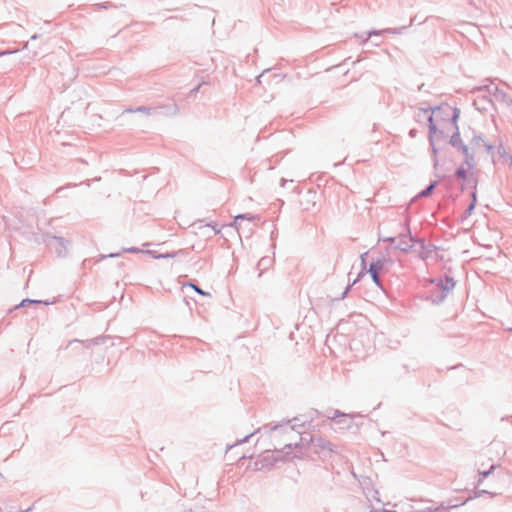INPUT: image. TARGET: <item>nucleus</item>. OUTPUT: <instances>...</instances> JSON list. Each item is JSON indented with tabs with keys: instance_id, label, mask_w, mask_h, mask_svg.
I'll return each mask as SVG.
<instances>
[{
	"instance_id": "4",
	"label": "nucleus",
	"mask_w": 512,
	"mask_h": 512,
	"mask_svg": "<svg viewBox=\"0 0 512 512\" xmlns=\"http://www.w3.org/2000/svg\"><path fill=\"white\" fill-rule=\"evenodd\" d=\"M321 416L326 417L329 420H333L337 424H341L342 426L340 428H342V429H351V422H347L346 419H339V420H337V419L352 417V415L343 413L338 409H329L325 413H322L321 411H319L317 409H312L310 412V421L308 422V425L311 426L315 417L318 418Z\"/></svg>"
},
{
	"instance_id": "35",
	"label": "nucleus",
	"mask_w": 512,
	"mask_h": 512,
	"mask_svg": "<svg viewBox=\"0 0 512 512\" xmlns=\"http://www.w3.org/2000/svg\"><path fill=\"white\" fill-rule=\"evenodd\" d=\"M485 494H489L491 496L495 495L494 493H491V492H489L487 490H478V491L474 492V495L472 497H474V499H475V498L481 497V496H483Z\"/></svg>"
},
{
	"instance_id": "49",
	"label": "nucleus",
	"mask_w": 512,
	"mask_h": 512,
	"mask_svg": "<svg viewBox=\"0 0 512 512\" xmlns=\"http://www.w3.org/2000/svg\"><path fill=\"white\" fill-rule=\"evenodd\" d=\"M505 156L509 159L510 166L512 167V155L506 154V152H504V154H502V157H505Z\"/></svg>"
},
{
	"instance_id": "34",
	"label": "nucleus",
	"mask_w": 512,
	"mask_h": 512,
	"mask_svg": "<svg viewBox=\"0 0 512 512\" xmlns=\"http://www.w3.org/2000/svg\"><path fill=\"white\" fill-rule=\"evenodd\" d=\"M122 251L123 252H127V253H133V254L145 253V250H142V249H140L138 247L123 248Z\"/></svg>"
},
{
	"instance_id": "16",
	"label": "nucleus",
	"mask_w": 512,
	"mask_h": 512,
	"mask_svg": "<svg viewBox=\"0 0 512 512\" xmlns=\"http://www.w3.org/2000/svg\"><path fill=\"white\" fill-rule=\"evenodd\" d=\"M434 134H435V124L432 123V125L430 126V129H428V140H429V145H430V149L432 152L433 165L436 168L438 166L439 149L436 147V142L433 141Z\"/></svg>"
},
{
	"instance_id": "1",
	"label": "nucleus",
	"mask_w": 512,
	"mask_h": 512,
	"mask_svg": "<svg viewBox=\"0 0 512 512\" xmlns=\"http://www.w3.org/2000/svg\"><path fill=\"white\" fill-rule=\"evenodd\" d=\"M300 421L299 417H293L292 419H283L281 422L276 424H268L264 425L263 429H266L269 427L270 431H277L279 429H282L285 426V431H296L300 434V442L299 443H288L283 447V450H286V452L283 454L282 450H275L276 456L270 457L269 455L264 456L261 460V466L258 467L259 462H255L256 469H262L264 467L270 466L272 467L274 463L278 461H287L289 459L294 458V456H290L291 450L293 448H301L304 446H308L309 444H314V440L316 436L312 435L309 432H301L298 430L300 427H304L306 424V421H302L301 423H298Z\"/></svg>"
},
{
	"instance_id": "56",
	"label": "nucleus",
	"mask_w": 512,
	"mask_h": 512,
	"mask_svg": "<svg viewBox=\"0 0 512 512\" xmlns=\"http://www.w3.org/2000/svg\"><path fill=\"white\" fill-rule=\"evenodd\" d=\"M251 222H249L247 225H245L244 227H251L250 225ZM255 227V224H252V228Z\"/></svg>"
},
{
	"instance_id": "39",
	"label": "nucleus",
	"mask_w": 512,
	"mask_h": 512,
	"mask_svg": "<svg viewBox=\"0 0 512 512\" xmlns=\"http://www.w3.org/2000/svg\"><path fill=\"white\" fill-rule=\"evenodd\" d=\"M379 240L384 241V242H388V243H390V244H395V245H396L397 237H395V236H391V237L380 238Z\"/></svg>"
},
{
	"instance_id": "42",
	"label": "nucleus",
	"mask_w": 512,
	"mask_h": 512,
	"mask_svg": "<svg viewBox=\"0 0 512 512\" xmlns=\"http://www.w3.org/2000/svg\"><path fill=\"white\" fill-rule=\"evenodd\" d=\"M467 188H471V191L473 190V183H466L464 182L463 184H461L460 186V190L462 192H464Z\"/></svg>"
},
{
	"instance_id": "55",
	"label": "nucleus",
	"mask_w": 512,
	"mask_h": 512,
	"mask_svg": "<svg viewBox=\"0 0 512 512\" xmlns=\"http://www.w3.org/2000/svg\"><path fill=\"white\" fill-rule=\"evenodd\" d=\"M33 506L25 509V510H20L19 512H30L32 510Z\"/></svg>"
},
{
	"instance_id": "31",
	"label": "nucleus",
	"mask_w": 512,
	"mask_h": 512,
	"mask_svg": "<svg viewBox=\"0 0 512 512\" xmlns=\"http://www.w3.org/2000/svg\"><path fill=\"white\" fill-rule=\"evenodd\" d=\"M474 497H468L466 499H462L460 497H453V498H449L447 501H452L450 504H459V507L460 506H463L465 505L467 502H469L470 500H473Z\"/></svg>"
},
{
	"instance_id": "17",
	"label": "nucleus",
	"mask_w": 512,
	"mask_h": 512,
	"mask_svg": "<svg viewBox=\"0 0 512 512\" xmlns=\"http://www.w3.org/2000/svg\"><path fill=\"white\" fill-rule=\"evenodd\" d=\"M448 294L438 291V289H432L428 292V294L425 296V300L431 302L434 305H439L444 302V300L447 298Z\"/></svg>"
},
{
	"instance_id": "59",
	"label": "nucleus",
	"mask_w": 512,
	"mask_h": 512,
	"mask_svg": "<svg viewBox=\"0 0 512 512\" xmlns=\"http://www.w3.org/2000/svg\"><path fill=\"white\" fill-rule=\"evenodd\" d=\"M62 190V187H59L58 189H56V192H59Z\"/></svg>"
},
{
	"instance_id": "13",
	"label": "nucleus",
	"mask_w": 512,
	"mask_h": 512,
	"mask_svg": "<svg viewBox=\"0 0 512 512\" xmlns=\"http://www.w3.org/2000/svg\"><path fill=\"white\" fill-rule=\"evenodd\" d=\"M367 255H368V252H365V253L361 254V256H360V259H361V270L359 271V273L357 274V277L353 280V282L346 286V288L342 292L341 296L336 298V300H343L347 296V294L349 293V291L352 288V286L355 285L356 283H358L366 274H368L367 263H366Z\"/></svg>"
},
{
	"instance_id": "27",
	"label": "nucleus",
	"mask_w": 512,
	"mask_h": 512,
	"mask_svg": "<svg viewBox=\"0 0 512 512\" xmlns=\"http://www.w3.org/2000/svg\"><path fill=\"white\" fill-rule=\"evenodd\" d=\"M498 467V465L496 464H492L489 469L487 470H484V471H480L479 472V478H478V485L480 483H482V481L487 478L496 468Z\"/></svg>"
},
{
	"instance_id": "48",
	"label": "nucleus",
	"mask_w": 512,
	"mask_h": 512,
	"mask_svg": "<svg viewBox=\"0 0 512 512\" xmlns=\"http://www.w3.org/2000/svg\"><path fill=\"white\" fill-rule=\"evenodd\" d=\"M422 114H424V113H423V112H420L419 110H418V112L415 114L414 118H415V120H416L417 122H420V121H421L420 119H421V115H422Z\"/></svg>"
},
{
	"instance_id": "40",
	"label": "nucleus",
	"mask_w": 512,
	"mask_h": 512,
	"mask_svg": "<svg viewBox=\"0 0 512 512\" xmlns=\"http://www.w3.org/2000/svg\"><path fill=\"white\" fill-rule=\"evenodd\" d=\"M202 84H206V82L199 83L197 86H195L193 89L190 90V96L196 95V93L200 90V87Z\"/></svg>"
},
{
	"instance_id": "51",
	"label": "nucleus",
	"mask_w": 512,
	"mask_h": 512,
	"mask_svg": "<svg viewBox=\"0 0 512 512\" xmlns=\"http://www.w3.org/2000/svg\"><path fill=\"white\" fill-rule=\"evenodd\" d=\"M157 259H167L166 253H159V255H157Z\"/></svg>"
},
{
	"instance_id": "15",
	"label": "nucleus",
	"mask_w": 512,
	"mask_h": 512,
	"mask_svg": "<svg viewBox=\"0 0 512 512\" xmlns=\"http://www.w3.org/2000/svg\"><path fill=\"white\" fill-rule=\"evenodd\" d=\"M410 217H407L405 219V222H404V225H405V228H406V232L405 233H401L399 235V237H408L409 239V242L410 244H412V246L414 244H418L420 246V248L423 246V244L426 242L425 238H420V237H417V236H414L412 233H411V229H410Z\"/></svg>"
},
{
	"instance_id": "25",
	"label": "nucleus",
	"mask_w": 512,
	"mask_h": 512,
	"mask_svg": "<svg viewBox=\"0 0 512 512\" xmlns=\"http://www.w3.org/2000/svg\"><path fill=\"white\" fill-rule=\"evenodd\" d=\"M273 258L269 257V256H265V257H262L259 261H258V264H257V268L260 270V271H263V270H266L268 269L272 263H273ZM262 274V272L259 273V276Z\"/></svg>"
},
{
	"instance_id": "50",
	"label": "nucleus",
	"mask_w": 512,
	"mask_h": 512,
	"mask_svg": "<svg viewBox=\"0 0 512 512\" xmlns=\"http://www.w3.org/2000/svg\"><path fill=\"white\" fill-rule=\"evenodd\" d=\"M135 112V108L129 107L123 111V113H133Z\"/></svg>"
},
{
	"instance_id": "24",
	"label": "nucleus",
	"mask_w": 512,
	"mask_h": 512,
	"mask_svg": "<svg viewBox=\"0 0 512 512\" xmlns=\"http://www.w3.org/2000/svg\"><path fill=\"white\" fill-rule=\"evenodd\" d=\"M400 241L396 242L395 249L401 251L402 253H409L412 250V244L409 241H406L405 237H400Z\"/></svg>"
},
{
	"instance_id": "26",
	"label": "nucleus",
	"mask_w": 512,
	"mask_h": 512,
	"mask_svg": "<svg viewBox=\"0 0 512 512\" xmlns=\"http://www.w3.org/2000/svg\"><path fill=\"white\" fill-rule=\"evenodd\" d=\"M480 142H484L483 135L481 133L477 134L474 132L472 139L469 141V146L473 152H475V149L480 144Z\"/></svg>"
},
{
	"instance_id": "5",
	"label": "nucleus",
	"mask_w": 512,
	"mask_h": 512,
	"mask_svg": "<svg viewBox=\"0 0 512 512\" xmlns=\"http://www.w3.org/2000/svg\"><path fill=\"white\" fill-rule=\"evenodd\" d=\"M42 241L51 249H54L57 257L64 258L68 253L70 241L62 236H56L51 233H43Z\"/></svg>"
},
{
	"instance_id": "43",
	"label": "nucleus",
	"mask_w": 512,
	"mask_h": 512,
	"mask_svg": "<svg viewBox=\"0 0 512 512\" xmlns=\"http://www.w3.org/2000/svg\"><path fill=\"white\" fill-rule=\"evenodd\" d=\"M484 147H485V149H486V151H487L488 153H493V151H494V149H495V146H494V145H492V144H490V143H486V142H484Z\"/></svg>"
},
{
	"instance_id": "57",
	"label": "nucleus",
	"mask_w": 512,
	"mask_h": 512,
	"mask_svg": "<svg viewBox=\"0 0 512 512\" xmlns=\"http://www.w3.org/2000/svg\"><path fill=\"white\" fill-rule=\"evenodd\" d=\"M281 182H282V183H281V185H282V186H284V185H285V183L287 182V180L282 179V180H281Z\"/></svg>"
},
{
	"instance_id": "38",
	"label": "nucleus",
	"mask_w": 512,
	"mask_h": 512,
	"mask_svg": "<svg viewBox=\"0 0 512 512\" xmlns=\"http://www.w3.org/2000/svg\"><path fill=\"white\" fill-rule=\"evenodd\" d=\"M470 198H471V201L470 203H473L474 205L477 204V188L474 189L470 192Z\"/></svg>"
},
{
	"instance_id": "29",
	"label": "nucleus",
	"mask_w": 512,
	"mask_h": 512,
	"mask_svg": "<svg viewBox=\"0 0 512 512\" xmlns=\"http://www.w3.org/2000/svg\"><path fill=\"white\" fill-rule=\"evenodd\" d=\"M183 287H191L194 289L195 292H197L199 295H202V296H210L211 294L209 292H206L204 290H202L197 284H195L194 282H187L183 285Z\"/></svg>"
},
{
	"instance_id": "62",
	"label": "nucleus",
	"mask_w": 512,
	"mask_h": 512,
	"mask_svg": "<svg viewBox=\"0 0 512 512\" xmlns=\"http://www.w3.org/2000/svg\"><path fill=\"white\" fill-rule=\"evenodd\" d=\"M360 59H356V61L353 62V64L358 63Z\"/></svg>"
},
{
	"instance_id": "36",
	"label": "nucleus",
	"mask_w": 512,
	"mask_h": 512,
	"mask_svg": "<svg viewBox=\"0 0 512 512\" xmlns=\"http://www.w3.org/2000/svg\"><path fill=\"white\" fill-rule=\"evenodd\" d=\"M207 227H211L214 230V234L217 235L221 232V229L218 228V224L216 222H211L206 224Z\"/></svg>"
},
{
	"instance_id": "32",
	"label": "nucleus",
	"mask_w": 512,
	"mask_h": 512,
	"mask_svg": "<svg viewBox=\"0 0 512 512\" xmlns=\"http://www.w3.org/2000/svg\"><path fill=\"white\" fill-rule=\"evenodd\" d=\"M257 431H254L248 435H246L244 438H242L241 440H238L236 443L234 444H231V445H227V450H230L231 448L239 445V444H243V443H246L249 441V439L256 433Z\"/></svg>"
},
{
	"instance_id": "30",
	"label": "nucleus",
	"mask_w": 512,
	"mask_h": 512,
	"mask_svg": "<svg viewBox=\"0 0 512 512\" xmlns=\"http://www.w3.org/2000/svg\"><path fill=\"white\" fill-rule=\"evenodd\" d=\"M475 207H476V205H474L473 203H469V205L467 206V208L465 209V211L463 212V214L460 218L461 223H463L469 216H471L473 214Z\"/></svg>"
},
{
	"instance_id": "63",
	"label": "nucleus",
	"mask_w": 512,
	"mask_h": 512,
	"mask_svg": "<svg viewBox=\"0 0 512 512\" xmlns=\"http://www.w3.org/2000/svg\"><path fill=\"white\" fill-rule=\"evenodd\" d=\"M2 477H3V476H2V474L0 473V478H2Z\"/></svg>"
},
{
	"instance_id": "23",
	"label": "nucleus",
	"mask_w": 512,
	"mask_h": 512,
	"mask_svg": "<svg viewBox=\"0 0 512 512\" xmlns=\"http://www.w3.org/2000/svg\"><path fill=\"white\" fill-rule=\"evenodd\" d=\"M439 181H431L423 190H421L417 197H429L433 194L435 188L437 187Z\"/></svg>"
},
{
	"instance_id": "2",
	"label": "nucleus",
	"mask_w": 512,
	"mask_h": 512,
	"mask_svg": "<svg viewBox=\"0 0 512 512\" xmlns=\"http://www.w3.org/2000/svg\"><path fill=\"white\" fill-rule=\"evenodd\" d=\"M419 111L423 112L424 115H427L428 129H430L432 123L440 124L449 122L452 125H456L460 117V109L455 106H451L446 102L434 107H420Z\"/></svg>"
},
{
	"instance_id": "46",
	"label": "nucleus",
	"mask_w": 512,
	"mask_h": 512,
	"mask_svg": "<svg viewBox=\"0 0 512 512\" xmlns=\"http://www.w3.org/2000/svg\"><path fill=\"white\" fill-rule=\"evenodd\" d=\"M98 5H99V7L104 8V9H107V8L113 6V4L111 2H106L104 4H98Z\"/></svg>"
},
{
	"instance_id": "28",
	"label": "nucleus",
	"mask_w": 512,
	"mask_h": 512,
	"mask_svg": "<svg viewBox=\"0 0 512 512\" xmlns=\"http://www.w3.org/2000/svg\"><path fill=\"white\" fill-rule=\"evenodd\" d=\"M433 141L440 142L446 139V135L443 129L438 128V124L435 123V134L433 135Z\"/></svg>"
},
{
	"instance_id": "44",
	"label": "nucleus",
	"mask_w": 512,
	"mask_h": 512,
	"mask_svg": "<svg viewBox=\"0 0 512 512\" xmlns=\"http://www.w3.org/2000/svg\"><path fill=\"white\" fill-rule=\"evenodd\" d=\"M145 253L151 255L154 259H157V255H159V253L154 250H145Z\"/></svg>"
},
{
	"instance_id": "47",
	"label": "nucleus",
	"mask_w": 512,
	"mask_h": 512,
	"mask_svg": "<svg viewBox=\"0 0 512 512\" xmlns=\"http://www.w3.org/2000/svg\"><path fill=\"white\" fill-rule=\"evenodd\" d=\"M409 137L410 138H415L416 135H417V130L416 129H411L408 133Z\"/></svg>"
},
{
	"instance_id": "12",
	"label": "nucleus",
	"mask_w": 512,
	"mask_h": 512,
	"mask_svg": "<svg viewBox=\"0 0 512 512\" xmlns=\"http://www.w3.org/2000/svg\"><path fill=\"white\" fill-rule=\"evenodd\" d=\"M455 149L460 151L463 156V165H466L468 169H475L476 168V161H475V152L471 150V147L467 144H465L463 141L458 144Z\"/></svg>"
},
{
	"instance_id": "7",
	"label": "nucleus",
	"mask_w": 512,
	"mask_h": 512,
	"mask_svg": "<svg viewBox=\"0 0 512 512\" xmlns=\"http://www.w3.org/2000/svg\"><path fill=\"white\" fill-rule=\"evenodd\" d=\"M313 446L314 453L323 459L330 458L332 454H339L338 447L321 436H316Z\"/></svg>"
},
{
	"instance_id": "8",
	"label": "nucleus",
	"mask_w": 512,
	"mask_h": 512,
	"mask_svg": "<svg viewBox=\"0 0 512 512\" xmlns=\"http://www.w3.org/2000/svg\"><path fill=\"white\" fill-rule=\"evenodd\" d=\"M478 91L480 92H487L488 95L493 99V102H499V103H505L509 105V97L508 94L500 89L497 85L494 83H490L489 85H485L484 87L478 88Z\"/></svg>"
},
{
	"instance_id": "41",
	"label": "nucleus",
	"mask_w": 512,
	"mask_h": 512,
	"mask_svg": "<svg viewBox=\"0 0 512 512\" xmlns=\"http://www.w3.org/2000/svg\"><path fill=\"white\" fill-rule=\"evenodd\" d=\"M120 255H121V253H119V252H118V253H110V254H108V255L101 254V255L99 256V258H100V259H105V258H108V257H109V258H114V257H119Z\"/></svg>"
},
{
	"instance_id": "3",
	"label": "nucleus",
	"mask_w": 512,
	"mask_h": 512,
	"mask_svg": "<svg viewBox=\"0 0 512 512\" xmlns=\"http://www.w3.org/2000/svg\"><path fill=\"white\" fill-rule=\"evenodd\" d=\"M392 264V260L385 257H379L376 260L370 262L367 268L368 274L371 277L372 282L382 291H385L383 282L380 275L387 271V266Z\"/></svg>"
},
{
	"instance_id": "54",
	"label": "nucleus",
	"mask_w": 512,
	"mask_h": 512,
	"mask_svg": "<svg viewBox=\"0 0 512 512\" xmlns=\"http://www.w3.org/2000/svg\"><path fill=\"white\" fill-rule=\"evenodd\" d=\"M436 260L437 261H443V256L442 255H436Z\"/></svg>"
},
{
	"instance_id": "64",
	"label": "nucleus",
	"mask_w": 512,
	"mask_h": 512,
	"mask_svg": "<svg viewBox=\"0 0 512 512\" xmlns=\"http://www.w3.org/2000/svg\"><path fill=\"white\" fill-rule=\"evenodd\" d=\"M509 331H511V332H512V328H510V329H509Z\"/></svg>"
},
{
	"instance_id": "37",
	"label": "nucleus",
	"mask_w": 512,
	"mask_h": 512,
	"mask_svg": "<svg viewBox=\"0 0 512 512\" xmlns=\"http://www.w3.org/2000/svg\"><path fill=\"white\" fill-rule=\"evenodd\" d=\"M152 110L151 107H147V106H138L135 108V112H143V113H150V111Z\"/></svg>"
},
{
	"instance_id": "20",
	"label": "nucleus",
	"mask_w": 512,
	"mask_h": 512,
	"mask_svg": "<svg viewBox=\"0 0 512 512\" xmlns=\"http://www.w3.org/2000/svg\"><path fill=\"white\" fill-rule=\"evenodd\" d=\"M52 303H53V301L35 300V299L25 298L19 304L15 305L12 309H9L8 313H12L14 310H17L19 308H25L28 305H39V304L50 305Z\"/></svg>"
},
{
	"instance_id": "58",
	"label": "nucleus",
	"mask_w": 512,
	"mask_h": 512,
	"mask_svg": "<svg viewBox=\"0 0 512 512\" xmlns=\"http://www.w3.org/2000/svg\"><path fill=\"white\" fill-rule=\"evenodd\" d=\"M349 60H350V57H347V58L344 60V63H347Z\"/></svg>"
},
{
	"instance_id": "60",
	"label": "nucleus",
	"mask_w": 512,
	"mask_h": 512,
	"mask_svg": "<svg viewBox=\"0 0 512 512\" xmlns=\"http://www.w3.org/2000/svg\"><path fill=\"white\" fill-rule=\"evenodd\" d=\"M62 190V187H59L58 189H56V192H59Z\"/></svg>"
},
{
	"instance_id": "52",
	"label": "nucleus",
	"mask_w": 512,
	"mask_h": 512,
	"mask_svg": "<svg viewBox=\"0 0 512 512\" xmlns=\"http://www.w3.org/2000/svg\"><path fill=\"white\" fill-rule=\"evenodd\" d=\"M15 51H2L0 52V56L2 55H6V54H11V53H14Z\"/></svg>"
},
{
	"instance_id": "11",
	"label": "nucleus",
	"mask_w": 512,
	"mask_h": 512,
	"mask_svg": "<svg viewBox=\"0 0 512 512\" xmlns=\"http://www.w3.org/2000/svg\"><path fill=\"white\" fill-rule=\"evenodd\" d=\"M430 283L435 284L438 291H442L446 294H449L456 286V281L449 275H444V277L441 278H432L430 279Z\"/></svg>"
},
{
	"instance_id": "18",
	"label": "nucleus",
	"mask_w": 512,
	"mask_h": 512,
	"mask_svg": "<svg viewBox=\"0 0 512 512\" xmlns=\"http://www.w3.org/2000/svg\"><path fill=\"white\" fill-rule=\"evenodd\" d=\"M441 248L437 245H435L434 243H424L423 246L420 248V252L418 254V257L423 260V261H426L428 260L430 257H431V254L432 252H436L438 250H440Z\"/></svg>"
},
{
	"instance_id": "21",
	"label": "nucleus",
	"mask_w": 512,
	"mask_h": 512,
	"mask_svg": "<svg viewBox=\"0 0 512 512\" xmlns=\"http://www.w3.org/2000/svg\"><path fill=\"white\" fill-rule=\"evenodd\" d=\"M452 501H443L438 506H430L425 509L427 512H443L458 508L459 504H450Z\"/></svg>"
},
{
	"instance_id": "14",
	"label": "nucleus",
	"mask_w": 512,
	"mask_h": 512,
	"mask_svg": "<svg viewBox=\"0 0 512 512\" xmlns=\"http://www.w3.org/2000/svg\"><path fill=\"white\" fill-rule=\"evenodd\" d=\"M473 105L478 111H487L489 107L494 105V103L493 99L488 95L487 92H485L482 95H478L476 99H474Z\"/></svg>"
},
{
	"instance_id": "9",
	"label": "nucleus",
	"mask_w": 512,
	"mask_h": 512,
	"mask_svg": "<svg viewBox=\"0 0 512 512\" xmlns=\"http://www.w3.org/2000/svg\"><path fill=\"white\" fill-rule=\"evenodd\" d=\"M244 220H246L248 222L259 221L260 216L253 215L250 213H242V214H238L234 217L233 225L237 229L239 235H241V233H246V236H249L251 233H253L254 228L244 227L241 223H239V221H244Z\"/></svg>"
},
{
	"instance_id": "53",
	"label": "nucleus",
	"mask_w": 512,
	"mask_h": 512,
	"mask_svg": "<svg viewBox=\"0 0 512 512\" xmlns=\"http://www.w3.org/2000/svg\"><path fill=\"white\" fill-rule=\"evenodd\" d=\"M38 38H39V35L34 34L33 36H31L30 40H37Z\"/></svg>"
},
{
	"instance_id": "33",
	"label": "nucleus",
	"mask_w": 512,
	"mask_h": 512,
	"mask_svg": "<svg viewBox=\"0 0 512 512\" xmlns=\"http://www.w3.org/2000/svg\"><path fill=\"white\" fill-rule=\"evenodd\" d=\"M188 254H189V252L187 250L180 249V250H177V251L167 252L166 256H167V258H174V257H177L179 255L187 256Z\"/></svg>"
},
{
	"instance_id": "10",
	"label": "nucleus",
	"mask_w": 512,
	"mask_h": 512,
	"mask_svg": "<svg viewBox=\"0 0 512 512\" xmlns=\"http://www.w3.org/2000/svg\"><path fill=\"white\" fill-rule=\"evenodd\" d=\"M473 170L474 169H468V167L462 163L454 171L453 177L466 183H473V188L476 189L478 185V179L475 176Z\"/></svg>"
},
{
	"instance_id": "22",
	"label": "nucleus",
	"mask_w": 512,
	"mask_h": 512,
	"mask_svg": "<svg viewBox=\"0 0 512 512\" xmlns=\"http://www.w3.org/2000/svg\"><path fill=\"white\" fill-rule=\"evenodd\" d=\"M453 128H454V131L448 140V144L451 145L453 148H455L463 140L461 139V136H460L458 123H456V125H453Z\"/></svg>"
},
{
	"instance_id": "61",
	"label": "nucleus",
	"mask_w": 512,
	"mask_h": 512,
	"mask_svg": "<svg viewBox=\"0 0 512 512\" xmlns=\"http://www.w3.org/2000/svg\"><path fill=\"white\" fill-rule=\"evenodd\" d=\"M62 190V187H59L58 189H56V192H59Z\"/></svg>"
},
{
	"instance_id": "6",
	"label": "nucleus",
	"mask_w": 512,
	"mask_h": 512,
	"mask_svg": "<svg viewBox=\"0 0 512 512\" xmlns=\"http://www.w3.org/2000/svg\"><path fill=\"white\" fill-rule=\"evenodd\" d=\"M412 24H413V19H411L409 25L402 26V27H399V28H386V29H381V30L371 29V30L366 31L364 33H354L353 36L360 40V44L361 45H365L372 36H380V35H383L384 33H388V34H401L403 30L407 29Z\"/></svg>"
},
{
	"instance_id": "45",
	"label": "nucleus",
	"mask_w": 512,
	"mask_h": 512,
	"mask_svg": "<svg viewBox=\"0 0 512 512\" xmlns=\"http://www.w3.org/2000/svg\"><path fill=\"white\" fill-rule=\"evenodd\" d=\"M178 112V107L176 104H173L171 107H170V115H176Z\"/></svg>"
},
{
	"instance_id": "19",
	"label": "nucleus",
	"mask_w": 512,
	"mask_h": 512,
	"mask_svg": "<svg viewBox=\"0 0 512 512\" xmlns=\"http://www.w3.org/2000/svg\"><path fill=\"white\" fill-rule=\"evenodd\" d=\"M110 339H111V336H109V335H101V336H97L95 338H92V339H89L86 341H80L78 339H74V340H71L69 342V344H72L74 342L83 343L86 348H90L93 345L104 344V343H106L107 340H110Z\"/></svg>"
}]
</instances>
